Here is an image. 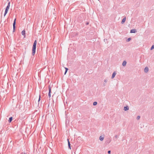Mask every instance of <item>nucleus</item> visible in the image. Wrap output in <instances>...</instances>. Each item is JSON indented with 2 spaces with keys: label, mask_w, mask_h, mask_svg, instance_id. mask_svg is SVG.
<instances>
[{
  "label": "nucleus",
  "mask_w": 154,
  "mask_h": 154,
  "mask_svg": "<svg viewBox=\"0 0 154 154\" xmlns=\"http://www.w3.org/2000/svg\"><path fill=\"white\" fill-rule=\"evenodd\" d=\"M10 2H9L8 3V5L7 6V7L5 8V13H4V16H5V15L6 14L8 13V10H9L10 7Z\"/></svg>",
  "instance_id": "2"
},
{
  "label": "nucleus",
  "mask_w": 154,
  "mask_h": 154,
  "mask_svg": "<svg viewBox=\"0 0 154 154\" xmlns=\"http://www.w3.org/2000/svg\"><path fill=\"white\" fill-rule=\"evenodd\" d=\"M113 140H114L115 141H116V140H115V139H114V138H113Z\"/></svg>",
  "instance_id": "27"
},
{
  "label": "nucleus",
  "mask_w": 154,
  "mask_h": 154,
  "mask_svg": "<svg viewBox=\"0 0 154 154\" xmlns=\"http://www.w3.org/2000/svg\"><path fill=\"white\" fill-rule=\"evenodd\" d=\"M16 19L15 18L14 21L13 23V32H14L15 31V29L16 28L15 25H16Z\"/></svg>",
  "instance_id": "3"
},
{
  "label": "nucleus",
  "mask_w": 154,
  "mask_h": 154,
  "mask_svg": "<svg viewBox=\"0 0 154 154\" xmlns=\"http://www.w3.org/2000/svg\"><path fill=\"white\" fill-rule=\"evenodd\" d=\"M108 153L109 154H110L111 153V151L110 150H109L108 151Z\"/></svg>",
  "instance_id": "23"
},
{
  "label": "nucleus",
  "mask_w": 154,
  "mask_h": 154,
  "mask_svg": "<svg viewBox=\"0 0 154 154\" xmlns=\"http://www.w3.org/2000/svg\"><path fill=\"white\" fill-rule=\"evenodd\" d=\"M37 44V41L35 40L34 42L32 48V55L34 56L35 52V50L36 48V45Z\"/></svg>",
  "instance_id": "1"
},
{
  "label": "nucleus",
  "mask_w": 154,
  "mask_h": 154,
  "mask_svg": "<svg viewBox=\"0 0 154 154\" xmlns=\"http://www.w3.org/2000/svg\"><path fill=\"white\" fill-rule=\"evenodd\" d=\"M65 69L66 71H67L68 70V68H65Z\"/></svg>",
  "instance_id": "24"
},
{
  "label": "nucleus",
  "mask_w": 154,
  "mask_h": 154,
  "mask_svg": "<svg viewBox=\"0 0 154 154\" xmlns=\"http://www.w3.org/2000/svg\"><path fill=\"white\" fill-rule=\"evenodd\" d=\"M49 92H48V96L50 98V97L51 96V88L50 86H49Z\"/></svg>",
  "instance_id": "5"
},
{
  "label": "nucleus",
  "mask_w": 154,
  "mask_h": 154,
  "mask_svg": "<svg viewBox=\"0 0 154 154\" xmlns=\"http://www.w3.org/2000/svg\"><path fill=\"white\" fill-rule=\"evenodd\" d=\"M129 108L128 106H125L124 107V110L125 111H127L129 109Z\"/></svg>",
  "instance_id": "11"
},
{
  "label": "nucleus",
  "mask_w": 154,
  "mask_h": 154,
  "mask_svg": "<svg viewBox=\"0 0 154 154\" xmlns=\"http://www.w3.org/2000/svg\"><path fill=\"white\" fill-rule=\"evenodd\" d=\"M41 100V96L40 95H39V99H38V105H39V102L40 101V100Z\"/></svg>",
  "instance_id": "19"
},
{
  "label": "nucleus",
  "mask_w": 154,
  "mask_h": 154,
  "mask_svg": "<svg viewBox=\"0 0 154 154\" xmlns=\"http://www.w3.org/2000/svg\"><path fill=\"white\" fill-rule=\"evenodd\" d=\"M111 141V139L110 138H108L106 140V143L107 144H109Z\"/></svg>",
  "instance_id": "4"
},
{
  "label": "nucleus",
  "mask_w": 154,
  "mask_h": 154,
  "mask_svg": "<svg viewBox=\"0 0 154 154\" xmlns=\"http://www.w3.org/2000/svg\"><path fill=\"white\" fill-rule=\"evenodd\" d=\"M118 137V135H116L114 137L116 139V140H117V139Z\"/></svg>",
  "instance_id": "21"
},
{
  "label": "nucleus",
  "mask_w": 154,
  "mask_h": 154,
  "mask_svg": "<svg viewBox=\"0 0 154 154\" xmlns=\"http://www.w3.org/2000/svg\"><path fill=\"white\" fill-rule=\"evenodd\" d=\"M126 63H127L126 61L125 60H124L123 61V62L122 63V65L123 66H125L126 65Z\"/></svg>",
  "instance_id": "15"
},
{
  "label": "nucleus",
  "mask_w": 154,
  "mask_h": 154,
  "mask_svg": "<svg viewBox=\"0 0 154 154\" xmlns=\"http://www.w3.org/2000/svg\"><path fill=\"white\" fill-rule=\"evenodd\" d=\"M116 74V73L115 71L114 72H113V73H112V77H111V78L112 79H113V78H114Z\"/></svg>",
  "instance_id": "10"
},
{
  "label": "nucleus",
  "mask_w": 154,
  "mask_h": 154,
  "mask_svg": "<svg viewBox=\"0 0 154 154\" xmlns=\"http://www.w3.org/2000/svg\"><path fill=\"white\" fill-rule=\"evenodd\" d=\"M67 71L65 70V73H64V75H65L66 74V73L67 72Z\"/></svg>",
  "instance_id": "26"
},
{
  "label": "nucleus",
  "mask_w": 154,
  "mask_h": 154,
  "mask_svg": "<svg viewBox=\"0 0 154 154\" xmlns=\"http://www.w3.org/2000/svg\"><path fill=\"white\" fill-rule=\"evenodd\" d=\"M140 116H138L137 117V120H139V119H140Z\"/></svg>",
  "instance_id": "22"
},
{
  "label": "nucleus",
  "mask_w": 154,
  "mask_h": 154,
  "mask_svg": "<svg viewBox=\"0 0 154 154\" xmlns=\"http://www.w3.org/2000/svg\"><path fill=\"white\" fill-rule=\"evenodd\" d=\"M136 32H137L136 30L135 29H131L130 31L131 33H135Z\"/></svg>",
  "instance_id": "8"
},
{
  "label": "nucleus",
  "mask_w": 154,
  "mask_h": 154,
  "mask_svg": "<svg viewBox=\"0 0 154 154\" xmlns=\"http://www.w3.org/2000/svg\"><path fill=\"white\" fill-rule=\"evenodd\" d=\"M154 48V45H152L151 48L150 50H152V49H153Z\"/></svg>",
  "instance_id": "20"
},
{
  "label": "nucleus",
  "mask_w": 154,
  "mask_h": 154,
  "mask_svg": "<svg viewBox=\"0 0 154 154\" xmlns=\"http://www.w3.org/2000/svg\"><path fill=\"white\" fill-rule=\"evenodd\" d=\"M97 104V102H94L93 103V105L94 106H96Z\"/></svg>",
  "instance_id": "17"
},
{
  "label": "nucleus",
  "mask_w": 154,
  "mask_h": 154,
  "mask_svg": "<svg viewBox=\"0 0 154 154\" xmlns=\"http://www.w3.org/2000/svg\"><path fill=\"white\" fill-rule=\"evenodd\" d=\"M108 80L107 79H105L104 80V83H103V86H105L106 85V83L107 82Z\"/></svg>",
  "instance_id": "7"
},
{
  "label": "nucleus",
  "mask_w": 154,
  "mask_h": 154,
  "mask_svg": "<svg viewBox=\"0 0 154 154\" xmlns=\"http://www.w3.org/2000/svg\"><path fill=\"white\" fill-rule=\"evenodd\" d=\"M13 119V117H11L9 118V120H8V122L9 123H11Z\"/></svg>",
  "instance_id": "13"
},
{
  "label": "nucleus",
  "mask_w": 154,
  "mask_h": 154,
  "mask_svg": "<svg viewBox=\"0 0 154 154\" xmlns=\"http://www.w3.org/2000/svg\"><path fill=\"white\" fill-rule=\"evenodd\" d=\"M131 40V38H128L127 40H126V41L127 42H129V41H130Z\"/></svg>",
  "instance_id": "18"
},
{
  "label": "nucleus",
  "mask_w": 154,
  "mask_h": 154,
  "mask_svg": "<svg viewBox=\"0 0 154 154\" xmlns=\"http://www.w3.org/2000/svg\"><path fill=\"white\" fill-rule=\"evenodd\" d=\"M104 138V137H103L102 136H101L99 137V139L100 141H102L103 140Z\"/></svg>",
  "instance_id": "14"
},
{
  "label": "nucleus",
  "mask_w": 154,
  "mask_h": 154,
  "mask_svg": "<svg viewBox=\"0 0 154 154\" xmlns=\"http://www.w3.org/2000/svg\"><path fill=\"white\" fill-rule=\"evenodd\" d=\"M22 34L23 35H24L25 34V30H23V31H22Z\"/></svg>",
  "instance_id": "16"
},
{
  "label": "nucleus",
  "mask_w": 154,
  "mask_h": 154,
  "mask_svg": "<svg viewBox=\"0 0 154 154\" xmlns=\"http://www.w3.org/2000/svg\"><path fill=\"white\" fill-rule=\"evenodd\" d=\"M67 140H68V148L69 149H71L70 143L69 141V140L68 139H67Z\"/></svg>",
  "instance_id": "6"
},
{
  "label": "nucleus",
  "mask_w": 154,
  "mask_h": 154,
  "mask_svg": "<svg viewBox=\"0 0 154 154\" xmlns=\"http://www.w3.org/2000/svg\"><path fill=\"white\" fill-rule=\"evenodd\" d=\"M126 20V17H125L122 20V21L121 22V23L122 24H124Z\"/></svg>",
  "instance_id": "9"
},
{
  "label": "nucleus",
  "mask_w": 154,
  "mask_h": 154,
  "mask_svg": "<svg viewBox=\"0 0 154 154\" xmlns=\"http://www.w3.org/2000/svg\"><path fill=\"white\" fill-rule=\"evenodd\" d=\"M89 24V22H87L85 23V24H86V25H88Z\"/></svg>",
  "instance_id": "25"
},
{
  "label": "nucleus",
  "mask_w": 154,
  "mask_h": 154,
  "mask_svg": "<svg viewBox=\"0 0 154 154\" xmlns=\"http://www.w3.org/2000/svg\"><path fill=\"white\" fill-rule=\"evenodd\" d=\"M149 70L148 68L147 67H146L144 69V72H147Z\"/></svg>",
  "instance_id": "12"
}]
</instances>
